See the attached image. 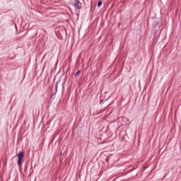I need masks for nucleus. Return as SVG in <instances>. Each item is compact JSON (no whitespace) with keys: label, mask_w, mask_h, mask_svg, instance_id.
Listing matches in <instances>:
<instances>
[{"label":"nucleus","mask_w":181,"mask_h":181,"mask_svg":"<svg viewBox=\"0 0 181 181\" xmlns=\"http://www.w3.org/2000/svg\"><path fill=\"white\" fill-rule=\"evenodd\" d=\"M18 166H21V165H22V160L23 159V152L21 151L18 154Z\"/></svg>","instance_id":"nucleus-1"},{"label":"nucleus","mask_w":181,"mask_h":181,"mask_svg":"<svg viewBox=\"0 0 181 181\" xmlns=\"http://www.w3.org/2000/svg\"><path fill=\"white\" fill-rule=\"evenodd\" d=\"M72 5L76 8V10L81 8V3L77 0H75L74 2H72Z\"/></svg>","instance_id":"nucleus-2"},{"label":"nucleus","mask_w":181,"mask_h":181,"mask_svg":"<svg viewBox=\"0 0 181 181\" xmlns=\"http://www.w3.org/2000/svg\"><path fill=\"white\" fill-rule=\"evenodd\" d=\"M103 5V1H98V6H101Z\"/></svg>","instance_id":"nucleus-3"},{"label":"nucleus","mask_w":181,"mask_h":181,"mask_svg":"<svg viewBox=\"0 0 181 181\" xmlns=\"http://www.w3.org/2000/svg\"><path fill=\"white\" fill-rule=\"evenodd\" d=\"M79 73H80V71H78L76 72V76H78V74H79Z\"/></svg>","instance_id":"nucleus-4"}]
</instances>
